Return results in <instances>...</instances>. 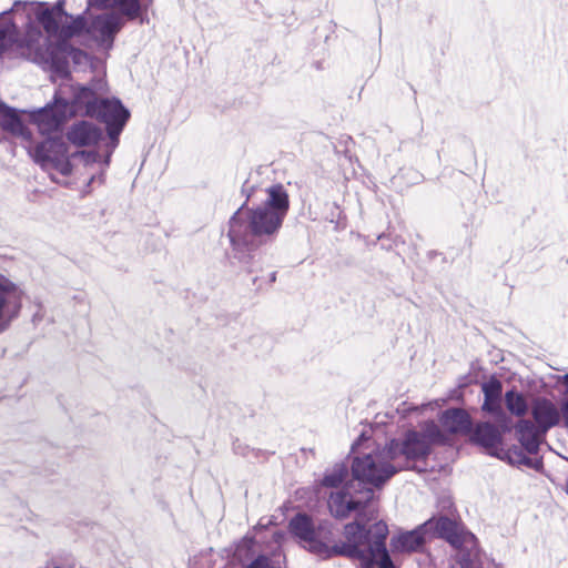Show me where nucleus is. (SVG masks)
I'll use <instances>...</instances> for the list:
<instances>
[{"label":"nucleus","mask_w":568,"mask_h":568,"mask_svg":"<svg viewBox=\"0 0 568 568\" xmlns=\"http://www.w3.org/2000/svg\"><path fill=\"white\" fill-rule=\"evenodd\" d=\"M242 193L245 202L233 213L227 223L231 258L237 261L247 273L256 272V250L273 243L290 210L287 191L282 184L264 190L256 189L247 180Z\"/></svg>","instance_id":"f257e3e1"},{"label":"nucleus","mask_w":568,"mask_h":568,"mask_svg":"<svg viewBox=\"0 0 568 568\" xmlns=\"http://www.w3.org/2000/svg\"><path fill=\"white\" fill-rule=\"evenodd\" d=\"M288 528L305 549L324 559L344 556L359 560V568H395L386 548V523L379 520L366 528L362 511H358L355 521L345 525V540L332 547L328 542L333 532L327 521L315 525L306 514H297L290 520Z\"/></svg>","instance_id":"f03ea898"},{"label":"nucleus","mask_w":568,"mask_h":568,"mask_svg":"<svg viewBox=\"0 0 568 568\" xmlns=\"http://www.w3.org/2000/svg\"><path fill=\"white\" fill-rule=\"evenodd\" d=\"M64 2L58 1L53 7L44 8L37 13V20L49 37H57L59 41H67L80 36L87 28V20L82 16L73 18L64 11Z\"/></svg>","instance_id":"7ed1b4c3"},{"label":"nucleus","mask_w":568,"mask_h":568,"mask_svg":"<svg viewBox=\"0 0 568 568\" xmlns=\"http://www.w3.org/2000/svg\"><path fill=\"white\" fill-rule=\"evenodd\" d=\"M352 473L358 486L365 484L379 488L397 471L393 462H389L385 448L382 452L355 457L352 463Z\"/></svg>","instance_id":"20e7f679"},{"label":"nucleus","mask_w":568,"mask_h":568,"mask_svg":"<svg viewBox=\"0 0 568 568\" xmlns=\"http://www.w3.org/2000/svg\"><path fill=\"white\" fill-rule=\"evenodd\" d=\"M75 102L84 106V112L103 123H116L128 121L130 112L118 99H99L90 87H81L75 93Z\"/></svg>","instance_id":"39448f33"},{"label":"nucleus","mask_w":568,"mask_h":568,"mask_svg":"<svg viewBox=\"0 0 568 568\" xmlns=\"http://www.w3.org/2000/svg\"><path fill=\"white\" fill-rule=\"evenodd\" d=\"M429 453V443L416 430H408L403 440L392 439L386 446L387 457L397 473L410 468L414 462L427 457Z\"/></svg>","instance_id":"423d86ee"},{"label":"nucleus","mask_w":568,"mask_h":568,"mask_svg":"<svg viewBox=\"0 0 568 568\" xmlns=\"http://www.w3.org/2000/svg\"><path fill=\"white\" fill-rule=\"evenodd\" d=\"M29 152L44 171H55L63 176L72 173L71 155H68V146L60 138H48L37 143Z\"/></svg>","instance_id":"0eeeda50"},{"label":"nucleus","mask_w":568,"mask_h":568,"mask_svg":"<svg viewBox=\"0 0 568 568\" xmlns=\"http://www.w3.org/2000/svg\"><path fill=\"white\" fill-rule=\"evenodd\" d=\"M26 45L29 50L34 51V60L41 64L43 69L50 70L53 74L62 79L69 77V42L58 40L57 43H51L48 39H44V45L36 47L32 40L28 39L26 40Z\"/></svg>","instance_id":"6e6552de"},{"label":"nucleus","mask_w":568,"mask_h":568,"mask_svg":"<svg viewBox=\"0 0 568 568\" xmlns=\"http://www.w3.org/2000/svg\"><path fill=\"white\" fill-rule=\"evenodd\" d=\"M24 295L19 284L0 273V334L9 331L20 317Z\"/></svg>","instance_id":"1a4fd4ad"},{"label":"nucleus","mask_w":568,"mask_h":568,"mask_svg":"<svg viewBox=\"0 0 568 568\" xmlns=\"http://www.w3.org/2000/svg\"><path fill=\"white\" fill-rule=\"evenodd\" d=\"M351 486L341 491L332 493L328 499L331 514L336 518H346L352 511L361 510L374 498V489L364 487L358 491L359 497H354Z\"/></svg>","instance_id":"9d476101"},{"label":"nucleus","mask_w":568,"mask_h":568,"mask_svg":"<svg viewBox=\"0 0 568 568\" xmlns=\"http://www.w3.org/2000/svg\"><path fill=\"white\" fill-rule=\"evenodd\" d=\"M69 104L64 99L55 98L52 103L30 113V119L38 125L42 134H51L60 131L67 120Z\"/></svg>","instance_id":"9b49d317"},{"label":"nucleus","mask_w":568,"mask_h":568,"mask_svg":"<svg viewBox=\"0 0 568 568\" xmlns=\"http://www.w3.org/2000/svg\"><path fill=\"white\" fill-rule=\"evenodd\" d=\"M428 539L433 537H440L446 539L454 547H460L462 544L473 541L474 535L463 532L456 521L448 517L442 516L439 518H430L423 524Z\"/></svg>","instance_id":"f8f14e48"},{"label":"nucleus","mask_w":568,"mask_h":568,"mask_svg":"<svg viewBox=\"0 0 568 568\" xmlns=\"http://www.w3.org/2000/svg\"><path fill=\"white\" fill-rule=\"evenodd\" d=\"M531 416L535 422L534 424L545 434L560 423L559 409L550 399L544 397L534 400L531 405Z\"/></svg>","instance_id":"ddd939ff"},{"label":"nucleus","mask_w":568,"mask_h":568,"mask_svg":"<svg viewBox=\"0 0 568 568\" xmlns=\"http://www.w3.org/2000/svg\"><path fill=\"white\" fill-rule=\"evenodd\" d=\"M103 135L102 129L89 121L73 123L67 131V140L75 146L97 144Z\"/></svg>","instance_id":"4468645a"},{"label":"nucleus","mask_w":568,"mask_h":568,"mask_svg":"<svg viewBox=\"0 0 568 568\" xmlns=\"http://www.w3.org/2000/svg\"><path fill=\"white\" fill-rule=\"evenodd\" d=\"M428 539L423 525L417 528L400 532L390 539V548L394 552L422 551Z\"/></svg>","instance_id":"2eb2a0df"},{"label":"nucleus","mask_w":568,"mask_h":568,"mask_svg":"<svg viewBox=\"0 0 568 568\" xmlns=\"http://www.w3.org/2000/svg\"><path fill=\"white\" fill-rule=\"evenodd\" d=\"M515 436L528 454L535 455L546 434L541 433L540 428L531 420L519 419L515 425Z\"/></svg>","instance_id":"dca6fc26"},{"label":"nucleus","mask_w":568,"mask_h":568,"mask_svg":"<svg viewBox=\"0 0 568 568\" xmlns=\"http://www.w3.org/2000/svg\"><path fill=\"white\" fill-rule=\"evenodd\" d=\"M471 438L476 444L486 448L490 455L501 458L503 449L499 447L503 444V435L494 424H478Z\"/></svg>","instance_id":"f3484780"},{"label":"nucleus","mask_w":568,"mask_h":568,"mask_svg":"<svg viewBox=\"0 0 568 568\" xmlns=\"http://www.w3.org/2000/svg\"><path fill=\"white\" fill-rule=\"evenodd\" d=\"M0 130L24 141L31 140V132L24 125L18 111L0 101Z\"/></svg>","instance_id":"a211bd4d"},{"label":"nucleus","mask_w":568,"mask_h":568,"mask_svg":"<svg viewBox=\"0 0 568 568\" xmlns=\"http://www.w3.org/2000/svg\"><path fill=\"white\" fill-rule=\"evenodd\" d=\"M110 156H111V153H108L103 163L101 164L100 163L101 156L95 151H77L71 154L72 163L74 161L79 160L82 162L83 166H85V168H91L95 164H98L100 168L98 172H93L91 174V176L85 185V190H84L85 193H90V191H91L90 189L95 182H98L99 184L104 183V173H105V169L109 166Z\"/></svg>","instance_id":"6ab92c4d"},{"label":"nucleus","mask_w":568,"mask_h":568,"mask_svg":"<svg viewBox=\"0 0 568 568\" xmlns=\"http://www.w3.org/2000/svg\"><path fill=\"white\" fill-rule=\"evenodd\" d=\"M153 0H89L90 6L98 8L118 7L130 20L140 18Z\"/></svg>","instance_id":"aec40b11"},{"label":"nucleus","mask_w":568,"mask_h":568,"mask_svg":"<svg viewBox=\"0 0 568 568\" xmlns=\"http://www.w3.org/2000/svg\"><path fill=\"white\" fill-rule=\"evenodd\" d=\"M123 19L116 13L100 16L93 23L94 31L103 44L111 45L114 36L122 29Z\"/></svg>","instance_id":"412c9836"},{"label":"nucleus","mask_w":568,"mask_h":568,"mask_svg":"<svg viewBox=\"0 0 568 568\" xmlns=\"http://www.w3.org/2000/svg\"><path fill=\"white\" fill-rule=\"evenodd\" d=\"M22 47L19 33L10 17H0V58L10 57L11 53Z\"/></svg>","instance_id":"4be33fe9"},{"label":"nucleus","mask_w":568,"mask_h":568,"mask_svg":"<svg viewBox=\"0 0 568 568\" xmlns=\"http://www.w3.org/2000/svg\"><path fill=\"white\" fill-rule=\"evenodd\" d=\"M440 425L449 433H468L471 420L468 413L462 408H449L439 417Z\"/></svg>","instance_id":"5701e85b"},{"label":"nucleus","mask_w":568,"mask_h":568,"mask_svg":"<svg viewBox=\"0 0 568 568\" xmlns=\"http://www.w3.org/2000/svg\"><path fill=\"white\" fill-rule=\"evenodd\" d=\"M503 386L500 381L491 378L483 384V393L485 396L483 410L497 415L501 412L500 398Z\"/></svg>","instance_id":"b1692460"},{"label":"nucleus","mask_w":568,"mask_h":568,"mask_svg":"<svg viewBox=\"0 0 568 568\" xmlns=\"http://www.w3.org/2000/svg\"><path fill=\"white\" fill-rule=\"evenodd\" d=\"M457 554V565L462 568H480V560L474 540L460 545Z\"/></svg>","instance_id":"393cba45"},{"label":"nucleus","mask_w":568,"mask_h":568,"mask_svg":"<svg viewBox=\"0 0 568 568\" xmlns=\"http://www.w3.org/2000/svg\"><path fill=\"white\" fill-rule=\"evenodd\" d=\"M347 475L348 467L344 463L335 464L325 471L321 485L327 488H336L345 480Z\"/></svg>","instance_id":"a878e982"},{"label":"nucleus","mask_w":568,"mask_h":568,"mask_svg":"<svg viewBox=\"0 0 568 568\" xmlns=\"http://www.w3.org/2000/svg\"><path fill=\"white\" fill-rule=\"evenodd\" d=\"M505 403L507 409L516 416H524L528 408L525 397L514 389L505 394Z\"/></svg>","instance_id":"bb28decb"},{"label":"nucleus","mask_w":568,"mask_h":568,"mask_svg":"<svg viewBox=\"0 0 568 568\" xmlns=\"http://www.w3.org/2000/svg\"><path fill=\"white\" fill-rule=\"evenodd\" d=\"M422 436L432 444L444 443L445 436L442 433L439 426L435 422H427L423 428V432H419Z\"/></svg>","instance_id":"cd10ccee"},{"label":"nucleus","mask_w":568,"mask_h":568,"mask_svg":"<svg viewBox=\"0 0 568 568\" xmlns=\"http://www.w3.org/2000/svg\"><path fill=\"white\" fill-rule=\"evenodd\" d=\"M126 122L128 121H118L116 123H108V124H105L106 125L108 135L110 136V140H111L112 150L116 148L118 142H119V135L122 132V130H123V128H124Z\"/></svg>","instance_id":"c85d7f7f"},{"label":"nucleus","mask_w":568,"mask_h":568,"mask_svg":"<svg viewBox=\"0 0 568 568\" xmlns=\"http://www.w3.org/2000/svg\"><path fill=\"white\" fill-rule=\"evenodd\" d=\"M193 568H214L213 554L205 552L194 558Z\"/></svg>","instance_id":"c756f323"},{"label":"nucleus","mask_w":568,"mask_h":568,"mask_svg":"<svg viewBox=\"0 0 568 568\" xmlns=\"http://www.w3.org/2000/svg\"><path fill=\"white\" fill-rule=\"evenodd\" d=\"M245 568H281L278 566H275L272 559H270L267 556L261 555L257 558H255L248 566Z\"/></svg>","instance_id":"7c9ffc66"},{"label":"nucleus","mask_w":568,"mask_h":568,"mask_svg":"<svg viewBox=\"0 0 568 568\" xmlns=\"http://www.w3.org/2000/svg\"><path fill=\"white\" fill-rule=\"evenodd\" d=\"M70 58L73 60L74 63H81L83 60H87L88 55L84 51L77 49L69 43L68 60Z\"/></svg>","instance_id":"2f4dec72"},{"label":"nucleus","mask_w":568,"mask_h":568,"mask_svg":"<svg viewBox=\"0 0 568 568\" xmlns=\"http://www.w3.org/2000/svg\"><path fill=\"white\" fill-rule=\"evenodd\" d=\"M560 419L562 418L564 425L568 428V399H565L560 406Z\"/></svg>","instance_id":"473e14b6"},{"label":"nucleus","mask_w":568,"mask_h":568,"mask_svg":"<svg viewBox=\"0 0 568 568\" xmlns=\"http://www.w3.org/2000/svg\"><path fill=\"white\" fill-rule=\"evenodd\" d=\"M42 320H43V312H42V307L39 306V310L32 316V322H33V324H38Z\"/></svg>","instance_id":"72a5a7b5"},{"label":"nucleus","mask_w":568,"mask_h":568,"mask_svg":"<svg viewBox=\"0 0 568 568\" xmlns=\"http://www.w3.org/2000/svg\"><path fill=\"white\" fill-rule=\"evenodd\" d=\"M562 383L566 386V393L568 394V373L562 376Z\"/></svg>","instance_id":"f704fd0d"},{"label":"nucleus","mask_w":568,"mask_h":568,"mask_svg":"<svg viewBox=\"0 0 568 568\" xmlns=\"http://www.w3.org/2000/svg\"><path fill=\"white\" fill-rule=\"evenodd\" d=\"M276 281V272L271 273L270 275V282L274 283Z\"/></svg>","instance_id":"c9c22d12"},{"label":"nucleus","mask_w":568,"mask_h":568,"mask_svg":"<svg viewBox=\"0 0 568 568\" xmlns=\"http://www.w3.org/2000/svg\"><path fill=\"white\" fill-rule=\"evenodd\" d=\"M416 409H417V407H408V408H404L403 412L407 413V412L416 410Z\"/></svg>","instance_id":"e433bc0d"},{"label":"nucleus","mask_w":568,"mask_h":568,"mask_svg":"<svg viewBox=\"0 0 568 568\" xmlns=\"http://www.w3.org/2000/svg\"><path fill=\"white\" fill-rule=\"evenodd\" d=\"M245 449H246V452H241V454L244 456H247V453L251 452V449H248V448H245Z\"/></svg>","instance_id":"4c0bfd02"},{"label":"nucleus","mask_w":568,"mask_h":568,"mask_svg":"<svg viewBox=\"0 0 568 568\" xmlns=\"http://www.w3.org/2000/svg\"><path fill=\"white\" fill-rule=\"evenodd\" d=\"M356 445H357V443H355V444H353V445H352V449H353V450L355 449Z\"/></svg>","instance_id":"58836bf2"},{"label":"nucleus","mask_w":568,"mask_h":568,"mask_svg":"<svg viewBox=\"0 0 568 568\" xmlns=\"http://www.w3.org/2000/svg\"><path fill=\"white\" fill-rule=\"evenodd\" d=\"M566 493L568 495V481H567V485H566Z\"/></svg>","instance_id":"ea45409f"},{"label":"nucleus","mask_w":568,"mask_h":568,"mask_svg":"<svg viewBox=\"0 0 568 568\" xmlns=\"http://www.w3.org/2000/svg\"><path fill=\"white\" fill-rule=\"evenodd\" d=\"M453 568H462V567H458V566H454Z\"/></svg>","instance_id":"a19ab883"}]
</instances>
